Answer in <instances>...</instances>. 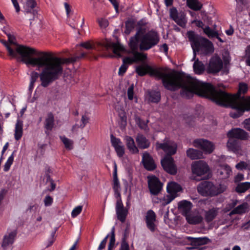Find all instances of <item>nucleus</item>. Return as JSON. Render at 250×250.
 <instances>
[{"label":"nucleus","instance_id":"nucleus-1","mask_svg":"<svg viewBox=\"0 0 250 250\" xmlns=\"http://www.w3.org/2000/svg\"><path fill=\"white\" fill-rule=\"evenodd\" d=\"M191 89H193V96L196 94L208 98L218 105L230 107L233 110L229 115L233 118H238L245 111L250 110V96L245 98L240 96L248 91V86L246 83H239L238 92L235 95L229 94L220 89L215 88L210 83L194 78Z\"/></svg>","mask_w":250,"mask_h":250},{"label":"nucleus","instance_id":"nucleus-2","mask_svg":"<svg viewBox=\"0 0 250 250\" xmlns=\"http://www.w3.org/2000/svg\"><path fill=\"white\" fill-rule=\"evenodd\" d=\"M136 72L140 76L148 73L151 76L161 79L165 88L169 90L175 91L181 88V95L185 98L193 97V78L183 77L175 71L168 72L167 68L153 67L148 65L136 66Z\"/></svg>","mask_w":250,"mask_h":250},{"label":"nucleus","instance_id":"nucleus-3","mask_svg":"<svg viewBox=\"0 0 250 250\" xmlns=\"http://www.w3.org/2000/svg\"><path fill=\"white\" fill-rule=\"evenodd\" d=\"M42 52L49 54L46 62L42 66L32 65L33 66L38 67V70L41 68H42V70L40 74L35 71L32 72L30 75V81L35 83L39 77L41 81V85L44 87L48 86L53 81L58 79L62 74L63 71L62 64L74 63L79 59L84 58L86 55V53L81 52L80 55H75L74 57L68 58H61L53 56L51 53Z\"/></svg>","mask_w":250,"mask_h":250},{"label":"nucleus","instance_id":"nucleus-4","mask_svg":"<svg viewBox=\"0 0 250 250\" xmlns=\"http://www.w3.org/2000/svg\"><path fill=\"white\" fill-rule=\"evenodd\" d=\"M10 45L19 54L21 60L26 64L44 65L46 62L48 54L38 51L34 48L17 44L15 37L11 34L7 36Z\"/></svg>","mask_w":250,"mask_h":250},{"label":"nucleus","instance_id":"nucleus-5","mask_svg":"<svg viewBox=\"0 0 250 250\" xmlns=\"http://www.w3.org/2000/svg\"><path fill=\"white\" fill-rule=\"evenodd\" d=\"M146 29L140 27L137 29L135 35L129 41L131 53L138 51V47L141 51L148 50L156 45L160 40L158 33L154 30L146 33Z\"/></svg>","mask_w":250,"mask_h":250},{"label":"nucleus","instance_id":"nucleus-6","mask_svg":"<svg viewBox=\"0 0 250 250\" xmlns=\"http://www.w3.org/2000/svg\"><path fill=\"white\" fill-rule=\"evenodd\" d=\"M156 147L157 150L162 149L167 154L161 160V164L163 168L171 174H176L177 168L174 164V160L171 157V155L176 152L177 148L176 143L172 141L167 140L162 143H157Z\"/></svg>","mask_w":250,"mask_h":250},{"label":"nucleus","instance_id":"nucleus-7","mask_svg":"<svg viewBox=\"0 0 250 250\" xmlns=\"http://www.w3.org/2000/svg\"><path fill=\"white\" fill-rule=\"evenodd\" d=\"M187 35L193 51L194 56L192 60L196 57V52L204 55L213 52V44L207 39L199 36L192 31H188Z\"/></svg>","mask_w":250,"mask_h":250},{"label":"nucleus","instance_id":"nucleus-8","mask_svg":"<svg viewBox=\"0 0 250 250\" xmlns=\"http://www.w3.org/2000/svg\"><path fill=\"white\" fill-rule=\"evenodd\" d=\"M224 185H214L209 181L201 182L197 186L198 193L203 196H215L223 193L226 190Z\"/></svg>","mask_w":250,"mask_h":250},{"label":"nucleus","instance_id":"nucleus-9","mask_svg":"<svg viewBox=\"0 0 250 250\" xmlns=\"http://www.w3.org/2000/svg\"><path fill=\"white\" fill-rule=\"evenodd\" d=\"M131 54L132 57H127L123 59V63L119 69V75L123 76L125 74L128 67L127 64H132L133 62L138 61H143L147 58L146 54L143 53L134 52V53H131Z\"/></svg>","mask_w":250,"mask_h":250},{"label":"nucleus","instance_id":"nucleus-10","mask_svg":"<svg viewBox=\"0 0 250 250\" xmlns=\"http://www.w3.org/2000/svg\"><path fill=\"white\" fill-rule=\"evenodd\" d=\"M169 17L180 27H186L188 21L185 12L182 10L178 11L176 8L172 7L169 9Z\"/></svg>","mask_w":250,"mask_h":250},{"label":"nucleus","instance_id":"nucleus-11","mask_svg":"<svg viewBox=\"0 0 250 250\" xmlns=\"http://www.w3.org/2000/svg\"><path fill=\"white\" fill-rule=\"evenodd\" d=\"M193 145L195 147L201 148L206 154L212 153L215 148L212 142L203 139L195 140Z\"/></svg>","mask_w":250,"mask_h":250},{"label":"nucleus","instance_id":"nucleus-12","mask_svg":"<svg viewBox=\"0 0 250 250\" xmlns=\"http://www.w3.org/2000/svg\"><path fill=\"white\" fill-rule=\"evenodd\" d=\"M192 172L197 176H201L207 173L209 167L207 164L203 161L195 162L191 166Z\"/></svg>","mask_w":250,"mask_h":250},{"label":"nucleus","instance_id":"nucleus-13","mask_svg":"<svg viewBox=\"0 0 250 250\" xmlns=\"http://www.w3.org/2000/svg\"><path fill=\"white\" fill-rule=\"evenodd\" d=\"M147 178L150 192L153 195H157L162 188V184L155 176H149Z\"/></svg>","mask_w":250,"mask_h":250},{"label":"nucleus","instance_id":"nucleus-14","mask_svg":"<svg viewBox=\"0 0 250 250\" xmlns=\"http://www.w3.org/2000/svg\"><path fill=\"white\" fill-rule=\"evenodd\" d=\"M223 65L222 60L219 57H213L209 61L207 72L208 73L215 74L219 72Z\"/></svg>","mask_w":250,"mask_h":250},{"label":"nucleus","instance_id":"nucleus-15","mask_svg":"<svg viewBox=\"0 0 250 250\" xmlns=\"http://www.w3.org/2000/svg\"><path fill=\"white\" fill-rule=\"evenodd\" d=\"M115 210L118 219L121 222H124L128 213V210L124 207L121 198L117 199Z\"/></svg>","mask_w":250,"mask_h":250},{"label":"nucleus","instance_id":"nucleus-16","mask_svg":"<svg viewBox=\"0 0 250 250\" xmlns=\"http://www.w3.org/2000/svg\"><path fill=\"white\" fill-rule=\"evenodd\" d=\"M145 221L146 227L151 232H154L156 229L155 222L156 221V215L151 209L148 210L145 216Z\"/></svg>","mask_w":250,"mask_h":250},{"label":"nucleus","instance_id":"nucleus-17","mask_svg":"<svg viewBox=\"0 0 250 250\" xmlns=\"http://www.w3.org/2000/svg\"><path fill=\"white\" fill-rule=\"evenodd\" d=\"M17 236V231L13 230L7 232L3 236L1 247L3 249L10 248L14 242Z\"/></svg>","mask_w":250,"mask_h":250},{"label":"nucleus","instance_id":"nucleus-18","mask_svg":"<svg viewBox=\"0 0 250 250\" xmlns=\"http://www.w3.org/2000/svg\"><path fill=\"white\" fill-rule=\"evenodd\" d=\"M103 45L106 51L112 50L115 56L118 57L121 56V52L123 51L124 49L123 46L120 44L109 41H106L104 43Z\"/></svg>","mask_w":250,"mask_h":250},{"label":"nucleus","instance_id":"nucleus-19","mask_svg":"<svg viewBox=\"0 0 250 250\" xmlns=\"http://www.w3.org/2000/svg\"><path fill=\"white\" fill-rule=\"evenodd\" d=\"M111 142L112 146L119 157H122L125 154V147L121 140L114 137L112 134L110 136Z\"/></svg>","mask_w":250,"mask_h":250},{"label":"nucleus","instance_id":"nucleus-20","mask_svg":"<svg viewBox=\"0 0 250 250\" xmlns=\"http://www.w3.org/2000/svg\"><path fill=\"white\" fill-rule=\"evenodd\" d=\"M229 138L246 140L248 138L247 133L242 129L236 128L229 130L227 134Z\"/></svg>","mask_w":250,"mask_h":250},{"label":"nucleus","instance_id":"nucleus-21","mask_svg":"<svg viewBox=\"0 0 250 250\" xmlns=\"http://www.w3.org/2000/svg\"><path fill=\"white\" fill-rule=\"evenodd\" d=\"M142 163L144 167L148 170H152L156 167L153 159L147 152L143 154Z\"/></svg>","mask_w":250,"mask_h":250},{"label":"nucleus","instance_id":"nucleus-22","mask_svg":"<svg viewBox=\"0 0 250 250\" xmlns=\"http://www.w3.org/2000/svg\"><path fill=\"white\" fill-rule=\"evenodd\" d=\"M192 207V204L189 201L183 200L178 203V209L185 217L190 213Z\"/></svg>","mask_w":250,"mask_h":250},{"label":"nucleus","instance_id":"nucleus-23","mask_svg":"<svg viewBox=\"0 0 250 250\" xmlns=\"http://www.w3.org/2000/svg\"><path fill=\"white\" fill-rule=\"evenodd\" d=\"M113 189L114 191V195L116 199L121 198V187L119 181L117 177L116 166H115L114 171L113 173Z\"/></svg>","mask_w":250,"mask_h":250},{"label":"nucleus","instance_id":"nucleus-24","mask_svg":"<svg viewBox=\"0 0 250 250\" xmlns=\"http://www.w3.org/2000/svg\"><path fill=\"white\" fill-rule=\"evenodd\" d=\"M218 175L221 179H227L232 174L230 167L227 165H223L220 166L217 171Z\"/></svg>","mask_w":250,"mask_h":250},{"label":"nucleus","instance_id":"nucleus-25","mask_svg":"<svg viewBox=\"0 0 250 250\" xmlns=\"http://www.w3.org/2000/svg\"><path fill=\"white\" fill-rule=\"evenodd\" d=\"M124 140L128 149L131 153L133 154L138 153L139 149L135 144L134 139L131 137L126 136L124 138Z\"/></svg>","mask_w":250,"mask_h":250},{"label":"nucleus","instance_id":"nucleus-26","mask_svg":"<svg viewBox=\"0 0 250 250\" xmlns=\"http://www.w3.org/2000/svg\"><path fill=\"white\" fill-rule=\"evenodd\" d=\"M203 31L209 38H216L221 42H224L220 37L221 34L216 30L210 28L208 26L205 27L204 28H203Z\"/></svg>","mask_w":250,"mask_h":250},{"label":"nucleus","instance_id":"nucleus-27","mask_svg":"<svg viewBox=\"0 0 250 250\" xmlns=\"http://www.w3.org/2000/svg\"><path fill=\"white\" fill-rule=\"evenodd\" d=\"M227 146L229 150L236 153H238L241 149L238 142L232 138H229Z\"/></svg>","mask_w":250,"mask_h":250},{"label":"nucleus","instance_id":"nucleus-28","mask_svg":"<svg viewBox=\"0 0 250 250\" xmlns=\"http://www.w3.org/2000/svg\"><path fill=\"white\" fill-rule=\"evenodd\" d=\"M136 141L138 146L142 149L147 148L149 146L150 142L142 134H138L136 138Z\"/></svg>","mask_w":250,"mask_h":250},{"label":"nucleus","instance_id":"nucleus-29","mask_svg":"<svg viewBox=\"0 0 250 250\" xmlns=\"http://www.w3.org/2000/svg\"><path fill=\"white\" fill-rule=\"evenodd\" d=\"M181 190V187L180 185L175 182H170L167 185V191L169 195H174L176 197L177 193Z\"/></svg>","mask_w":250,"mask_h":250},{"label":"nucleus","instance_id":"nucleus-30","mask_svg":"<svg viewBox=\"0 0 250 250\" xmlns=\"http://www.w3.org/2000/svg\"><path fill=\"white\" fill-rule=\"evenodd\" d=\"M23 134V122L22 121L17 120L15 128L14 137L17 141L19 140Z\"/></svg>","mask_w":250,"mask_h":250},{"label":"nucleus","instance_id":"nucleus-31","mask_svg":"<svg viewBox=\"0 0 250 250\" xmlns=\"http://www.w3.org/2000/svg\"><path fill=\"white\" fill-rule=\"evenodd\" d=\"M54 116L51 112H49L47 114L45 118L44 126L45 128L48 130L51 131L55 125Z\"/></svg>","mask_w":250,"mask_h":250},{"label":"nucleus","instance_id":"nucleus-32","mask_svg":"<svg viewBox=\"0 0 250 250\" xmlns=\"http://www.w3.org/2000/svg\"><path fill=\"white\" fill-rule=\"evenodd\" d=\"M147 97L148 100L151 103H158L161 100V94L159 91H149L147 93Z\"/></svg>","mask_w":250,"mask_h":250},{"label":"nucleus","instance_id":"nucleus-33","mask_svg":"<svg viewBox=\"0 0 250 250\" xmlns=\"http://www.w3.org/2000/svg\"><path fill=\"white\" fill-rule=\"evenodd\" d=\"M186 220L190 224H198L201 223L203 220L202 217L199 214L189 213L186 216Z\"/></svg>","mask_w":250,"mask_h":250},{"label":"nucleus","instance_id":"nucleus-34","mask_svg":"<svg viewBox=\"0 0 250 250\" xmlns=\"http://www.w3.org/2000/svg\"><path fill=\"white\" fill-rule=\"evenodd\" d=\"M187 155L191 159L195 160L202 158L203 153L200 150L190 148L187 150Z\"/></svg>","mask_w":250,"mask_h":250},{"label":"nucleus","instance_id":"nucleus-35","mask_svg":"<svg viewBox=\"0 0 250 250\" xmlns=\"http://www.w3.org/2000/svg\"><path fill=\"white\" fill-rule=\"evenodd\" d=\"M218 208H213L208 210L205 211V218L206 221L210 222L212 221L218 214Z\"/></svg>","mask_w":250,"mask_h":250},{"label":"nucleus","instance_id":"nucleus-36","mask_svg":"<svg viewBox=\"0 0 250 250\" xmlns=\"http://www.w3.org/2000/svg\"><path fill=\"white\" fill-rule=\"evenodd\" d=\"M188 6L195 11L200 10L202 7V4L198 0H187Z\"/></svg>","mask_w":250,"mask_h":250},{"label":"nucleus","instance_id":"nucleus-37","mask_svg":"<svg viewBox=\"0 0 250 250\" xmlns=\"http://www.w3.org/2000/svg\"><path fill=\"white\" fill-rule=\"evenodd\" d=\"M193 67L195 73L197 74H202L205 70L204 64L202 62L199 61L198 59H197L194 62Z\"/></svg>","mask_w":250,"mask_h":250},{"label":"nucleus","instance_id":"nucleus-38","mask_svg":"<svg viewBox=\"0 0 250 250\" xmlns=\"http://www.w3.org/2000/svg\"><path fill=\"white\" fill-rule=\"evenodd\" d=\"M248 208V205L247 204H243L240 205H239L235 208H234L233 210H232L230 213L229 215H231L233 214H242L246 212Z\"/></svg>","mask_w":250,"mask_h":250},{"label":"nucleus","instance_id":"nucleus-39","mask_svg":"<svg viewBox=\"0 0 250 250\" xmlns=\"http://www.w3.org/2000/svg\"><path fill=\"white\" fill-rule=\"evenodd\" d=\"M125 33L126 35H129L134 28L135 22L133 19H129L125 21Z\"/></svg>","mask_w":250,"mask_h":250},{"label":"nucleus","instance_id":"nucleus-40","mask_svg":"<svg viewBox=\"0 0 250 250\" xmlns=\"http://www.w3.org/2000/svg\"><path fill=\"white\" fill-rule=\"evenodd\" d=\"M250 188V182H244L239 184L236 188V191L238 193H244Z\"/></svg>","mask_w":250,"mask_h":250},{"label":"nucleus","instance_id":"nucleus-41","mask_svg":"<svg viewBox=\"0 0 250 250\" xmlns=\"http://www.w3.org/2000/svg\"><path fill=\"white\" fill-rule=\"evenodd\" d=\"M60 139L64 144L66 149L71 150L73 147V142L72 140L66 138L64 136H60Z\"/></svg>","mask_w":250,"mask_h":250},{"label":"nucleus","instance_id":"nucleus-42","mask_svg":"<svg viewBox=\"0 0 250 250\" xmlns=\"http://www.w3.org/2000/svg\"><path fill=\"white\" fill-rule=\"evenodd\" d=\"M175 198V196L172 195H167L163 198L159 199V202L162 206H165L169 204Z\"/></svg>","mask_w":250,"mask_h":250},{"label":"nucleus","instance_id":"nucleus-43","mask_svg":"<svg viewBox=\"0 0 250 250\" xmlns=\"http://www.w3.org/2000/svg\"><path fill=\"white\" fill-rule=\"evenodd\" d=\"M115 243V228L113 227L111 230V236L109 243L108 246V250H112Z\"/></svg>","mask_w":250,"mask_h":250},{"label":"nucleus","instance_id":"nucleus-44","mask_svg":"<svg viewBox=\"0 0 250 250\" xmlns=\"http://www.w3.org/2000/svg\"><path fill=\"white\" fill-rule=\"evenodd\" d=\"M1 42L6 47L8 54L12 57H16L17 56V52L14 50V48L4 40H1Z\"/></svg>","mask_w":250,"mask_h":250},{"label":"nucleus","instance_id":"nucleus-45","mask_svg":"<svg viewBox=\"0 0 250 250\" xmlns=\"http://www.w3.org/2000/svg\"><path fill=\"white\" fill-rule=\"evenodd\" d=\"M14 152L9 157L6 162L5 163L3 169L5 171L9 170L11 165L13 164L14 161Z\"/></svg>","mask_w":250,"mask_h":250},{"label":"nucleus","instance_id":"nucleus-46","mask_svg":"<svg viewBox=\"0 0 250 250\" xmlns=\"http://www.w3.org/2000/svg\"><path fill=\"white\" fill-rule=\"evenodd\" d=\"M36 2L35 0H27L25 9L27 12H30L36 6Z\"/></svg>","mask_w":250,"mask_h":250},{"label":"nucleus","instance_id":"nucleus-47","mask_svg":"<svg viewBox=\"0 0 250 250\" xmlns=\"http://www.w3.org/2000/svg\"><path fill=\"white\" fill-rule=\"evenodd\" d=\"M186 239L190 241V245L191 246H194V248H197L198 247H199L197 237L187 236L186 237Z\"/></svg>","mask_w":250,"mask_h":250},{"label":"nucleus","instance_id":"nucleus-48","mask_svg":"<svg viewBox=\"0 0 250 250\" xmlns=\"http://www.w3.org/2000/svg\"><path fill=\"white\" fill-rule=\"evenodd\" d=\"M82 46L88 50L94 49L95 47L94 45L92 44L90 41L82 42L80 44L77 45V46Z\"/></svg>","mask_w":250,"mask_h":250},{"label":"nucleus","instance_id":"nucleus-49","mask_svg":"<svg viewBox=\"0 0 250 250\" xmlns=\"http://www.w3.org/2000/svg\"><path fill=\"white\" fill-rule=\"evenodd\" d=\"M97 21L101 28H105L108 26L109 22L107 19L104 18H99Z\"/></svg>","mask_w":250,"mask_h":250},{"label":"nucleus","instance_id":"nucleus-50","mask_svg":"<svg viewBox=\"0 0 250 250\" xmlns=\"http://www.w3.org/2000/svg\"><path fill=\"white\" fill-rule=\"evenodd\" d=\"M82 206H78L75 208L71 212L72 217L74 218L78 216L82 212Z\"/></svg>","mask_w":250,"mask_h":250},{"label":"nucleus","instance_id":"nucleus-51","mask_svg":"<svg viewBox=\"0 0 250 250\" xmlns=\"http://www.w3.org/2000/svg\"><path fill=\"white\" fill-rule=\"evenodd\" d=\"M246 63L250 66V45H248L245 50Z\"/></svg>","mask_w":250,"mask_h":250},{"label":"nucleus","instance_id":"nucleus-52","mask_svg":"<svg viewBox=\"0 0 250 250\" xmlns=\"http://www.w3.org/2000/svg\"><path fill=\"white\" fill-rule=\"evenodd\" d=\"M199 246L204 245L208 244L210 240L207 237H197Z\"/></svg>","mask_w":250,"mask_h":250},{"label":"nucleus","instance_id":"nucleus-53","mask_svg":"<svg viewBox=\"0 0 250 250\" xmlns=\"http://www.w3.org/2000/svg\"><path fill=\"white\" fill-rule=\"evenodd\" d=\"M53 199L52 197L49 195L45 196L44 199V204L45 207L50 206L53 203Z\"/></svg>","mask_w":250,"mask_h":250},{"label":"nucleus","instance_id":"nucleus-54","mask_svg":"<svg viewBox=\"0 0 250 250\" xmlns=\"http://www.w3.org/2000/svg\"><path fill=\"white\" fill-rule=\"evenodd\" d=\"M244 0H235L237 2V5L235 8L236 13H240L243 10L242 4L243 3Z\"/></svg>","mask_w":250,"mask_h":250},{"label":"nucleus","instance_id":"nucleus-55","mask_svg":"<svg viewBox=\"0 0 250 250\" xmlns=\"http://www.w3.org/2000/svg\"><path fill=\"white\" fill-rule=\"evenodd\" d=\"M120 250H129V245L126 241L125 238L122 240Z\"/></svg>","mask_w":250,"mask_h":250},{"label":"nucleus","instance_id":"nucleus-56","mask_svg":"<svg viewBox=\"0 0 250 250\" xmlns=\"http://www.w3.org/2000/svg\"><path fill=\"white\" fill-rule=\"evenodd\" d=\"M8 192V189L1 188L0 190V205L1 204L3 200Z\"/></svg>","mask_w":250,"mask_h":250},{"label":"nucleus","instance_id":"nucleus-57","mask_svg":"<svg viewBox=\"0 0 250 250\" xmlns=\"http://www.w3.org/2000/svg\"><path fill=\"white\" fill-rule=\"evenodd\" d=\"M248 167V165L244 161H241L236 165V168L240 170L247 169Z\"/></svg>","mask_w":250,"mask_h":250},{"label":"nucleus","instance_id":"nucleus-58","mask_svg":"<svg viewBox=\"0 0 250 250\" xmlns=\"http://www.w3.org/2000/svg\"><path fill=\"white\" fill-rule=\"evenodd\" d=\"M134 86L132 84L127 89V97L129 100H132L133 98L134 95Z\"/></svg>","mask_w":250,"mask_h":250},{"label":"nucleus","instance_id":"nucleus-59","mask_svg":"<svg viewBox=\"0 0 250 250\" xmlns=\"http://www.w3.org/2000/svg\"><path fill=\"white\" fill-rule=\"evenodd\" d=\"M109 236V234H107L103 240V241L101 242L100 245L99 246V247L98 248V250H102L104 249L106 244L107 243V240Z\"/></svg>","mask_w":250,"mask_h":250},{"label":"nucleus","instance_id":"nucleus-60","mask_svg":"<svg viewBox=\"0 0 250 250\" xmlns=\"http://www.w3.org/2000/svg\"><path fill=\"white\" fill-rule=\"evenodd\" d=\"M88 119H89L87 117H86L85 115H83L81 119L82 124L80 125L79 127L82 128H83L86 125V124L88 123Z\"/></svg>","mask_w":250,"mask_h":250},{"label":"nucleus","instance_id":"nucleus-61","mask_svg":"<svg viewBox=\"0 0 250 250\" xmlns=\"http://www.w3.org/2000/svg\"><path fill=\"white\" fill-rule=\"evenodd\" d=\"M244 175L242 173H238L237 175L235 177L234 181L235 182H239L244 180Z\"/></svg>","mask_w":250,"mask_h":250},{"label":"nucleus","instance_id":"nucleus-62","mask_svg":"<svg viewBox=\"0 0 250 250\" xmlns=\"http://www.w3.org/2000/svg\"><path fill=\"white\" fill-rule=\"evenodd\" d=\"M12 3L16 9V12L18 13L20 11V7L19 5V3L17 0H11Z\"/></svg>","mask_w":250,"mask_h":250},{"label":"nucleus","instance_id":"nucleus-63","mask_svg":"<svg viewBox=\"0 0 250 250\" xmlns=\"http://www.w3.org/2000/svg\"><path fill=\"white\" fill-rule=\"evenodd\" d=\"M192 22L195 23L197 27H201L203 29V28H204V24L203 22L201 21L194 20V21H193Z\"/></svg>","mask_w":250,"mask_h":250},{"label":"nucleus","instance_id":"nucleus-64","mask_svg":"<svg viewBox=\"0 0 250 250\" xmlns=\"http://www.w3.org/2000/svg\"><path fill=\"white\" fill-rule=\"evenodd\" d=\"M244 123L245 128L250 131V119H246L244 121Z\"/></svg>","mask_w":250,"mask_h":250}]
</instances>
